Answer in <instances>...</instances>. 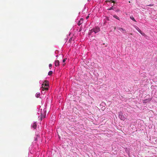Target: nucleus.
Masks as SVG:
<instances>
[{
  "label": "nucleus",
  "instance_id": "18",
  "mask_svg": "<svg viewBox=\"0 0 157 157\" xmlns=\"http://www.w3.org/2000/svg\"><path fill=\"white\" fill-rule=\"evenodd\" d=\"M66 59H63V62L64 63L66 60Z\"/></svg>",
  "mask_w": 157,
  "mask_h": 157
},
{
  "label": "nucleus",
  "instance_id": "9",
  "mask_svg": "<svg viewBox=\"0 0 157 157\" xmlns=\"http://www.w3.org/2000/svg\"><path fill=\"white\" fill-rule=\"evenodd\" d=\"M36 126H37V125H36V123L35 122L33 123V128H34V129H35L36 128Z\"/></svg>",
  "mask_w": 157,
  "mask_h": 157
},
{
  "label": "nucleus",
  "instance_id": "2",
  "mask_svg": "<svg viewBox=\"0 0 157 157\" xmlns=\"http://www.w3.org/2000/svg\"><path fill=\"white\" fill-rule=\"evenodd\" d=\"M100 30V28L99 27H97L91 29L90 31L91 33L94 32L96 33L99 32Z\"/></svg>",
  "mask_w": 157,
  "mask_h": 157
},
{
  "label": "nucleus",
  "instance_id": "24",
  "mask_svg": "<svg viewBox=\"0 0 157 157\" xmlns=\"http://www.w3.org/2000/svg\"><path fill=\"white\" fill-rule=\"evenodd\" d=\"M69 41H71V40H69Z\"/></svg>",
  "mask_w": 157,
  "mask_h": 157
},
{
  "label": "nucleus",
  "instance_id": "3",
  "mask_svg": "<svg viewBox=\"0 0 157 157\" xmlns=\"http://www.w3.org/2000/svg\"><path fill=\"white\" fill-rule=\"evenodd\" d=\"M119 117L121 120L123 121H124L126 118L123 115L122 113L120 114L119 115Z\"/></svg>",
  "mask_w": 157,
  "mask_h": 157
},
{
  "label": "nucleus",
  "instance_id": "6",
  "mask_svg": "<svg viewBox=\"0 0 157 157\" xmlns=\"http://www.w3.org/2000/svg\"><path fill=\"white\" fill-rule=\"evenodd\" d=\"M117 28L120 31H121L123 32V33H126V31L125 29H123L122 28L120 27H117Z\"/></svg>",
  "mask_w": 157,
  "mask_h": 157
},
{
  "label": "nucleus",
  "instance_id": "8",
  "mask_svg": "<svg viewBox=\"0 0 157 157\" xmlns=\"http://www.w3.org/2000/svg\"><path fill=\"white\" fill-rule=\"evenodd\" d=\"M55 66L57 67L59 65V60H56L55 61Z\"/></svg>",
  "mask_w": 157,
  "mask_h": 157
},
{
  "label": "nucleus",
  "instance_id": "4",
  "mask_svg": "<svg viewBox=\"0 0 157 157\" xmlns=\"http://www.w3.org/2000/svg\"><path fill=\"white\" fill-rule=\"evenodd\" d=\"M152 98H148L145 100H144L143 101V103H146L148 102H150L151 101V100Z\"/></svg>",
  "mask_w": 157,
  "mask_h": 157
},
{
  "label": "nucleus",
  "instance_id": "17",
  "mask_svg": "<svg viewBox=\"0 0 157 157\" xmlns=\"http://www.w3.org/2000/svg\"><path fill=\"white\" fill-rule=\"evenodd\" d=\"M113 7H112L110 8H109L108 9V10H113Z\"/></svg>",
  "mask_w": 157,
  "mask_h": 157
},
{
  "label": "nucleus",
  "instance_id": "21",
  "mask_svg": "<svg viewBox=\"0 0 157 157\" xmlns=\"http://www.w3.org/2000/svg\"><path fill=\"white\" fill-rule=\"evenodd\" d=\"M65 65V63H64V64H63V66H64Z\"/></svg>",
  "mask_w": 157,
  "mask_h": 157
},
{
  "label": "nucleus",
  "instance_id": "23",
  "mask_svg": "<svg viewBox=\"0 0 157 157\" xmlns=\"http://www.w3.org/2000/svg\"><path fill=\"white\" fill-rule=\"evenodd\" d=\"M69 41H71V40H69Z\"/></svg>",
  "mask_w": 157,
  "mask_h": 157
},
{
  "label": "nucleus",
  "instance_id": "11",
  "mask_svg": "<svg viewBox=\"0 0 157 157\" xmlns=\"http://www.w3.org/2000/svg\"><path fill=\"white\" fill-rule=\"evenodd\" d=\"M130 18L133 21H135V22H136V20H135V19H134V17H133V16H131L130 17Z\"/></svg>",
  "mask_w": 157,
  "mask_h": 157
},
{
  "label": "nucleus",
  "instance_id": "14",
  "mask_svg": "<svg viewBox=\"0 0 157 157\" xmlns=\"http://www.w3.org/2000/svg\"><path fill=\"white\" fill-rule=\"evenodd\" d=\"M143 36H145V34L144 33L142 32V31L141 32V33H140Z\"/></svg>",
  "mask_w": 157,
  "mask_h": 157
},
{
  "label": "nucleus",
  "instance_id": "10",
  "mask_svg": "<svg viewBox=\"0 0 157 157\" xmlns=\"http://www.w3.org/2000/svg\"><path fill=\"white\" fill-rule=\"evenodd\" d=\"M113 17L119 20H120L119 18L116 15H114Z\"/></svg>",
  "mask_w": 157,
  "mask_h": 157
},
{
  "label": "nucleus",
  "instance_id": "7",
  "mask_svg": "<svg viewBox=\"0 0 157 157\" xmlns=\"http://www.w3.org/2000/svg\"><path fill=\"white\" fill-rule=\"evenodd\" d=\"M40 118L39 119H40V121H41L43 118H44L45 117L46 114H45V115L44 114L43 116V114L41 113L40 115Z\"/></svg>",
  "mask_w": 157,
  "mask_h": 157
},
{
  "label": "nucleus",
  "instance_id": "1",
  "mask_svg": "<svg viewBox=\"0 0 157 157\" xmlns=\"http://www.w3.org/2000/svg\"><path fill=\"white\" fill-rule=\"evenodd\" d=\"M49 83L48 81H45L44 82L42 85L41 89L42 90H47L48 89V86Z\"/></svg>",
  "mask_w": 157,
  "mask_h": 157
},
{
  "label": "nucleus",
  "instance_id": "5",
  "mask_svg": "<svg viewBox=\"0 0 157 157\" xmlns=\"http://www.w3.org/2000/svg\"><path fill=\"white\" fill-rule=\"evenodd\" d=\"M83 19L82 18H81L80 20H79L78 23V25L79 26L83 22Z\"/></svg>",
  "mask_w": 157,
  "mask_h": 157
},
{
  "label": "nucleus",
  "instance_id": "19",
  "mask_svg": "<svg viewBox=\"0 0 157 157\" xmlns=\"http://www.w3.org/2000/svg\"><path fill=\"white\" fill-rule=\"evenodd\" d=\"M111 1H112V2H113V3H115V1H113L112 0H111Z\"/></svg>",
  "mask_w": 157,
  "mask_h": 157
},
{
  "label": "nucleus",
  "instance_id": "15",
  "mask_svg": "<svg viewBox=\"0 0 157 157\" xmlns=\"http://www.w3.org/2000/svg\"><path fill=\"white\" fill-rule=\"evenodd\" d=\"M40 93L37 94H36V97L37 98H39V96H40Z\"/></svg>",
  "mask_w": 157,
  "mask_h": 157
},
{
  "label": "nucleus",
  "instance_id": "13",
  "mask_svg": "<svg viewBox=\"0 0 157 157\" xmlns=\"http://www.w3.org/2000/svg\"><path fill=\"white\" fill-rule=\"evenodd\" d=\"M53 73V72L52 71H49L48 73V75H51Z\"/></svg>",
  "mask_w": 157,
  "mask_h": 157
},
{
  "label": "nucleus",
  "instance_id": "12",
  "mask_svg": "<svg viewBox=\"0 0 157 157\" xmlns=\"http://www.w3.org/2000/svg\"><path fill=\"white\" fill-rule=\"evenodd\" d=\"M136 29L140 33H141V32L142 31L138 27H136Z\"/></svg>",
  "mask_w": 157,
  "mask_h": 157
},
{
  "label": "nucleus",
  "instance_id": "16",
  "mask_svg": "<svg viewBox=\"0 0 157 157\" xmlns=\"http://www.w3.org/2000/svg\"><path fill=\"white\" fill-rule=\"evenodd\" d=\"M49 67L50 68V69H51L52 67V64H49Z\"/></svg>",
  "mask_w": 157,
  "mask_h": 157
},
{
  "label": "nucleus",
  "instance_id": "22",
  "mask_svg": "<svg viewBox=\"0 0 157 157\" xmlns=\"http://www.w3.org/2000/svg\"><path fill=\"white\" fill-rule=\"evenodd\" d=\"M116 27H114V29H116Z\"/></svg>",
  "mask_w": 157,
  "mask_h": 157
},
{
  "label": "nucleus",
  "instance_id": "20",
  "mask_svg": "<svg viewBox=\"0 0 157 157\" xmlns=\"http://www.w3.org/2000/svg\"><path fill=\"white\" fill-rule=\"evenodd\" d=\"M89 16H87L86 17V19H87L89 18Z\"/></svg>",
  "mask_w": 157,
  "mask_h": 157
}]
</instances>
